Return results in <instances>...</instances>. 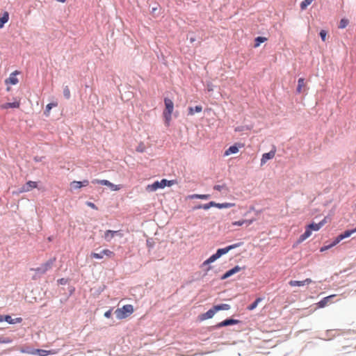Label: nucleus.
Wrapping results in <instances>:
<instances>
[{
	"instance_id": "obj_1",
	"label": "nucleus",
	"mask_w": 356,
	"mask_h": 356,
	"mask_svg": "<svg viewBox=\"0 0 356 356\" xmlns=\"http://www.w3.org/2000/svg\"><path fill=\"white\" fill-rule=\"evenodd\" d=\"M165 109L163 112V117L164 119V123L166 126L170 124L171 120L172 113L174 109V103L168 97L164 98Z\"/></svg>"
},
{
	"instance_id": "obj_2",
	"label": "nucleus",
	"mask_w": 356,
	"mask_h": 356,
	"mask_svg": "<svg viewBox=\"0 0 356 356\" xmlns=\"http://www.w3.org/2000/svg\"><path fill=\"white\" fill-rule=\"evenodd\" d=\"M134 311V307L131 305H126L121 308H118L115 311V314L117 318L124 319L132 314Z\"/></svg>"
},
{
	"instance_id": "obj_3",
	"label": "nucleus",
	"mask_w": 356,
	"mask_h": 356,
	"mask_svg": "<svg viewBox=\"0 0 356 356\" xmlns=\"http://www.w3.org/2000/svg\"><path fill=\"white\" fill-rule=\"evenodd\" d=\"M240 323H241V321L239 320L234 319L233 318H227L223 320L222 321L217 323L216 325L212 326L211 327V330H214L219 329L222 327H227V326H230V325H236Z\"/></svg>"
},
{
	"instance_id": "obj_4",
	"label": "nucleus",
	"mask_w": 356,
	"mask_h": 356,
	"mask_svg": "<svg viewBox=\"0 0 356 356\" xmlns=\"http://www.w3.org/2000/svg\"><path fill=\"white\" fill-rule=\"evenodd\" d=\"M22 352L31 355H38L39 356H47L49 355H54L56 353L54 350H47L43 349H33L31 350H22Z\"/></svg>"
},
{
	"instance_id": "obj_5",
	"label": "nucleus",
	"mask_w": 356,
	"mask_h": 356,
	"mask_svg": "<svg viewBox=\"0 0 356 356\" xmlns=\"http://www.w3.org/2000/svg\"><path fill=\"white\" fill-rule=\"evenodd\" d=\"M104 256H106L108 258H112L115 256V253L108 249H104L102 250L99 253L92 252L90 254V257L92 259H102L104 258Z\"/></svg>"
},
{
	"instance_id": "obj_6",
	"label": "nucleus",
	"mask_w": 356,
	"mask_h": 356,
	"mask_svg": "<svg viewBox=\"0 0 356 356\" xmlns=\"http://www.w3.org/2000/svg\"><path fill=\"white\" fill-rule=\"evenodd\" d=\"M242 245H243V243L242 242H239V243H237L229 245H228V246H227L225 248H218L216 250V253L218 256V257L220 258L222 255L227 254L230 250H232L233 249H235L236 248H238V247L241 246Z\"/></svg>"
},
{
	"instance_id": "obj_7",
	"label": "nucleus",
	"mask_w": 356,
	"mask_h": 356,
	"mask_svg": "<svg viewBox=\"0 0 356 356\" xmlns=\"http://www.w3.org/2000/svg\"><path fill=\"white\" fill-rule=\"evenodd\" d=\"M275 152L276 147L273 145L270 152L263 154L261 159V165H264L268 161L272 159L275 156Z\"/></svg>"
},
{
	"instance_id": "obj_8",
	"label": "nucleus",
	"mask_w": 356,
	"mask_h": 356,
	"mask_svg": "<svg viewBox=\"0 0 356 356\" xmlns=\"http://www.w3.org/2000/svg\"><path fill=\"white\" fill-rule=\"evenodd\" d=\"M243 268H245V267L241 268L239 266H235L232 268H231V269L228 270L227 271H226L221 276L220 280H225L229 278V277L234 275V274L237 273L238 272H239Z\"/></svg>"
},
{
	"instance_id": "obj_9",
	"label": "nucleus",
	"mask_w": 356,
	"mask_h": 356,
	"mask_svg": "<svg viewBox=\"0 0 356 356\" xmlns=\"http://www.w3.org/2000/svg\"><path fill=\"white\" fill-rule=\"evenodd\" d=\"M38 186V184L35 181H29L26 184L19 189V193L29 192L33 188H35Z\"/></svg>"
},
{
	"instance_id": "obj_10",
	"label": "nucleus",
	"mask_w": 356,
	"mask_h": 356,
	"mask_svg": "<svg viewBox=\"0 0 356 356\" xmlns=\"http://www.w3.org/2000/svg\"><path fill=\"white\" fill-rule=\"evenodd\" d=\"M216 310L215 307L213 306L211 309H209L207 312L203 313L199 316V318L201 321H204L207 319L211 318L216 313Z\"/></svg>"
},
{
	"instance_id": "obj_11",
	"label": "nucleus",
	"mask_w": 356,
	"mask_h": 356,
	"mask_svg": "<svg viewBox=\"0 0 356 356\" xmlns=\"http://www.w3.org/2000/svg\"><path fill=\"white\" fill-rule=\"evenodd\" d=\"M19 74V72L16 70L15 72H13V73H11L10 74V76L6 79L5 80V83L6 84H11V85H16L18 82H19V80L16 77V76L17 74Z\"/></svg>"
},
{
	"instance_id": "obj_12",
	"label": "nucleus",
	"mask_w": 356,
	"mask_h": 356,
	"mask_svg": "<svg viewBox=\"0 0 356 356\" xmlns=\"http://www.w3.org/2000/svg\"><path fill=\"white\" fill-rule=\"evenodd\" d=\"M175 183V180H168L163 179L160 181H157V189L164 188L166 186H171Z\"/></svg>"
},
{
	"instance_id": "obj_13",
	"label": "nucleus",
	"mask_w": 356,
	"mask_h": 356,
	"mask_svg": "<svg viewBox=\"0 0 356 356\" xmlns=\"http://www.w3.org/2000/svg\"><path fill=\"white\" fill-rule=\"evenodd\" d=\"M115 235L122 236V234H120L119 231L107 230L104 233V239L106 241H110Z\"/></svg>"
},
{
	"instance_id": "obj_14",
	"label": "nucleus",
	"mask_w": 356,
	"mask_h": 356,
	"mask_svg": "<svg viewBox=\"0 0 356 356\" xmlns=\"http://www.w3.org/2000/svg\"><path fill=\"white\" fill-rule=\"evenodd\" d=\"M335 296H336V295L334 294V295H330V296L323 298L317 303L318 307H319V308L325 307L327 305V303L330 302V299H332V298H334Z\"/></svg>"
},
{
	"instance_id": "obj_15",
	"label": "nucleus",
	"mask_w": 356,
	"mask_h": 356,
	"mask_svg": "<svg viewBox=\"0 0 356 356\" xmlns=\"http://www.w3.org/2000/svg\"><path fill=\"white\" fill-rule=\"evenodd\" d=\"M312 234V232L306 227L305 232L300 236L298 239L296 241L297 244L301 243L307 238H309Z\"/></svg>"
},
{
	"instance_id": "obj_16",
	"label": "nucleus",
	"mask_w": 356,
	"mask_h": 356,
	"mask_svg": "<svg viewBox=\"0 0 356 356\" xmlns=\"http://www.w3.org/2000/svg\"><path fill=\"white\" fill-rule=\"evenodd\" d=\"M213 207H216L218 209H227V208H231L234 206H235L234 203L231 202H225V203H217L214 201H213Z\"/></svg>"
},
{
	"instance_id": "obj_17",
	"label": "nucleus",
	"mask_w": 356,
	"mask_h": 356,
	"mask_svg": "<svg viewBox=\"0 0 356 356\" xmlns=\"http://www.w3.org/2000/svg\"><path fill=\"white\" fill-rule=\"evenodd\" d=\"M213 205H214L213 204V201H211L207 204H198L197 205L195 206L193 209V210H197V209H204V210H208L211 207H213Z\"/></svg>"
},
{
	"instance_id": "obj_18",
	"label": "nucleus",
	"mask_w": 356,
	"mask_h": 356,
	"mask_svg": "<svg viewBox=\"0 0 356 356\" xmlns=\"http://www.w3.org/2000/svg\"><path fill=\"white\" fill-rule=\"evenodd\" d=\"M238 152V147L236 144H234L231 145L227 149L225 152V156H229L230 154H236Z\"/></svg>"
},
{
	"instance_id": "obj_19",
	"label": "nucleus",
	"mask_w": 356,
	"mask_h": 356,
	"mask_svg": "<svg viewBox=\"0 0 356 356\" xmlns=\"http://www.w3.org/2000/svg\"><path fill=\"white\" fill-rule=\"evenodd\" d=\"M20 106L19 102H14L12 103H6L0 106L1 109H8L9 108H19Z\"/></svg>"
},
{
	"instance_id": "obj_20",
	"label": "nucleus",
	"mask_w": 356,
	"mask_h": 356,
	"mask_svg": "<svg viewBox=\"0 0 356 356\" xmlns=\"http://www.w3.org/2000/svg\"><path fill=\"white\" fill-rule=\"evenodd\" d=\"M190 199L209 200L211 197L209 194H193L188 196Z\"/></svg>"
},
{
	"instance_id": "obj_21",
	"label": "nucleus",
	"mask_w": 356,
	"mask_h": 356,
	"mask_svg": "<svg viewBox=\"0 0 356 356\" xmlns=\"http://www.w3.org/2000/svg\"><path fill=\"white\" fill-rule=\"evenodd\" d=\"M3 321H6V322H8L10 324H14L16 323H21L22 319V318H17L15 319H13L10 316L6 315V316H3Z\"/></svg>"
},
{
	"instance_id": "obj_22",
	"label": "nucleus",
	"mask_w": 356,
	"mask_h": 356,
	"mask_svg": "<svg viewBox=\"0 0 356 356\" xmlns=\"http://www.w3.org/2000/svg\"><path fill=\"white\" fill-rule=\"evenodd\" d=\"M213 307L217 312L221 310H229L231 308V306L228 304L214 305Z\"/></svg>"
},
{
	"instance_id": "obj_23",
	"label": "nucleus",
	"mask_w": 356,
	"mask_h": 356,
	"mask_svg": "<svg viewBox=\"0 0 356 356\" xmlns=\"http://www.w3.org/2000/svg\"><path fill=\"white\" fill-rule=\"evenodd\" d=\"M267 40V38L266 37L263 36H257L254 39V47H258L260 46V44Z\"/></svg>"
},
{
	"instance_id": "obj_24",
	"label": "nucleus",
	"mask_w": 356,
	"mask_h": 356,
	"mask_svg": "<svg viewBox=\"0 0 356 356\" xmlns=\"http://www.w3.org/2000/svg\"><path fill=\"white\" fill-rule=\"evenodd\" d=\"M202 110V107L200 105H197L195 107L188 108V113L190 115H194L195 113H200Z\"/></svg>"
},
{
	"instance_id": "obj_25",
	"label": "nucleus",
	"mask_w": 356,
	"mask_h": 356,
	"mask_svg": "<svg viewBox=\"0 0 356 356\" xmlns=\"http://www.w3.org/2000/svg\"><path fill=\"white\" fill-rule=\"evenodd\" d=\"M307 227L312 232V231H318L321 229V225L312 222V223L309 224Z\"/></svg>"
},
{
	"instance_id": "obj_26",
	"label": "nucleus",
	"mask_w": 356,
	"mask_h": 356,
	"mask_svg": "<svg viewBox=\"0 0 356 356\" xmlns=\"http://www.w3.org/2000/svg\"><path fill=\"white\" fill-rule=\"evenodd\" d=\"M262 300V298H256V300L252 302L250 305H248V307H247V309L250 311H252V310H254L258 305V304Z\"/></svg>"
},
{
	"instance_id": "obj_27",
	"label": "nucleus",
	"mask_w": 356,
	"mask_h": 356,
	"mask_svg": "<svg viewBox=\"0 0 356 356\" xmlns=\"http://www.w3.org/2000/svg\"><path fill=\"white\" fill-rule=\"evenodd\" d=\"M54 261V260L50 259L48 261H47L46 263L41 265V266L42 267V268L45 273L51 268Z\"/></svg>"
},
{
	"instance_id": "obj_28",
	"label": "nucleus",
	"mask_w": 356,
	"mask_h": 356,
	"mask_svg": "<svg viewBox=\"0 0 356 356\" xmlns=\"http://www.w3.org/2000/svg\"><path fill=\"white\" fill-rule=\"evenodd\" d=\"M9 15L7 12L4 13L3 16L0 18V29H1L4 24L8 21Z\"/></svg>"
},
{
	"instance_id": "obj_29",
	"label": "nucleus",
	"mask_w": 356,
	"mask_h": 356,
	"mask_svg": "<svg viewBox=\"0 0 356 356\" xmlns=\"http://www.w3.org/2000/svg\"><path fill=\"white\" fill-rule=\"evenodd\" d=\"M305 86V79L303 78H299L298 81V86L296 88V91L298 93L302 92V88Z\"/></svg>"
},
{
	"instance_id": "obj_30",
	"label": "nucleus",
	"mask_w": 356,
	"mask_h": 356,
	"mask_svg": "<svg viewBox=\"0 0 356 356\" xmlns=\"http://www.w3.org/2000/svg\"><path fill=\"white\" fill-rule=\"evenodd\" d=\"M289 284L291 286H305L304 281L291 280Z\"/></svg>"
},
{
	"instance_id": "obj_31",
	"label": "nucleus",
	"mask_w": 356,
	"mask_h": 356,
	"mask_svg": "<svg viewBox=\"0 0 356 356\" xmlns=\"http://www.w3.org/2000/svg\"><path fill=\"white\" fill-rule=\"evenodd\" d=\"M57 103H49L46 106V109L44 111V114L48 116L49 115L50 111L53 107L57 106Z\"/></svg>"
},
{
	"instance_id": "obj_32",
	"label": "nucleus",
	"mask_w": 356,
	"mask_h": 356,
	"mask_svg": "<svg viewBox=\"0 0 356 356\" xmlns=\"http://www.w3.org/2000/svg\"><path fill=\"white\" fill-rule=\"evenodd\" d=\"M348 23L349 20L348 19L342 18L339 22L338 27L339 29H345L348 26Z\"/></svg>"
},
{
	"instance_id": "obj_33",
	"label": "nucleus",
	"mask_w": 356,
	"mask_h": 356,
	"mask_svg": "<svg viewBox=\"0 0 356 356\" xmlns=\"http://www.w3.org/2000/svg\"><path fill=\"white\" fill-rule=\"evenodd\" d=\"M356 232V227L352 229H347L343 232L345 238L350 237L353 234Z\"/></svg>"
},
{
	"instance_id": "obj_34",
	"label": "nucleus",
	"mask_w": 356,
	"mask_h": 356,
	"mask_svg": "<svg viewBox=\"0 0 356 356\" xmlns=\"http://www.w3.org/2000/svg\"><path fill=\"white\" fill-rule=\"evenodd\" d=\"M313 0H304L300 3V8L301 10H305L309 5L312 3Z\"/></svg>"
},
{
	"instance_id": "obj_35",
	"label": "nucleus",
	"mask_w": 356,
	"mask_h": 356,
	"mask_svg": "<svg viewBox=\"0 0 356 356\" xmlns=\"http://www.w3.org/2000/svg\"><path fill=\"white\" fill-rule=\"evenodd\" d=\"M70 187L72 189H78L81 188L82 186L81 181H73L70 183Z\"/></svg>"
},
{
	"instance_id": "obj_36",
	"label": "nucleus",
	"mask_w": 356,
	"mask_h": 356,
	"mask_svg": "<svg viewBox=\"0 0 356 356\" xmlns=\"http://www.w3.org/2000/svg\"><path fill=\"white\" fill-rule=\"evenodd\" d=\"M213 189L216 190V191H221L222 190H225L226 192L228 191V188L227 187V186L225 184H222V185H215L213 186Z\"/></svg>"
},
{
	"instance_id": "obj_37",
	"label": "nucleus",
	"mask_w": 356,
	"mask_h": 356,
	"mask_svg": "<svg viewBox=\"0 0 356 356\" xmlns=\"http://www.w3.org/2000/svg\"><path fill=\"white\" fill-rule=\"evenodd\" d=\"M211 264L210 261H209V259H206L202 264V266H208L206 268V274L208 273V272L213 268V266H209V264Z\"/></svg>"
},
{
	"instance_id": "obj_38",
	"label": "nucleus",
	"mask_w": 356,
	"mask_h": 356,
	"mask_svg": "<svg viewBox=\"0 0 356 356\" xmlns=\"http://www.w3.org/2000/svg\"><path fill=\"white\" fill-rule=\"evenodd\" d=\"M319 35L321 40L325 42L326 40L327 31L325 30H321Z\"/></svg>"
},
{
	"instance_id": "obj_39",
	"label": "nucleus",
	"mask_w": 356,
	"mask_h": 356,
	"mask_svg": "<svg viewBox=\"0 0 356 356\" xmlns=\"http://www.w3.org/2000/svg\"><path fill=\"white\" fill-rule=\"evenodd\" d=\"M332 338V330H327L325 333V337L323 338L325 340H330Z\"/></svg>"
},
{
	"instance_id": "obj_40",
	"label": "nucleus",
	"mask_w": 356,
	"mask_h": 356,
	"mask_svg": "<svg viewBox=\"0 0 356 356\" xmlns=\"http://www.w3.org/2000/svg\"><path fill=\"white\" fill-rule=\"evenodd\" d=\"M218 259H219L218 256L216 254V253L215 252L214 254H213L212 255H211L208 259H209V261H210L211 263H213L215 261H216Z\"/></svg>"
},
{
	"instance_id": "obj_41",
	"label": "nucleus",
	"mask_w": 356,
	"mask_h": 356,
	"mask_svg": "<svg viewBox=\"0 0 356 356\" xmlns=\"http://www.w3.org/2000/svg\"><path fill=\"white\" fill-rule=\"evenodd\" d=\"M112 191H116L121 189L122 186L121 185H115L113 183L111 184V186L109 187Z\"/></svg>"
},
{
	"instance_id": "obj_42",
	"label": "nucleus",
	"mask_w": 356,
	"mask_h": 356,
	"mask_svg": "<svg viewBox=\"0 0 356 356\" xmlns=\"http://www.w3.org/2000/svg\"><path fill=\"white\" fill-rule=\"evenodd\" d=\"M63 95L65 97V98L69 99L70 97V89L67 86H66L63 90Z\"/></svg>"
},
{
	"instance_id": "obj_43",
	"label": "nucleus",
	"mask_w": 356,
	"mask_h": 356,
	"mask_svg": "<svg viewBox=\"0 0 356 356\" xmlns=\"http://www.w3.org/2000/svg\"><path fill=\"white\" fill-rule=\"evenodd\" d=\"M146 190L147 191H156V182L153 183L152 184L148 185L146 188Z\"/></svg>"
},
{
	"instance_id": "obj_44",
	"label": "nucleus",
	"mask_w": 356,
	"mask_h": 356,
	"mask_svg": "<svg viewBox=\"0 0 356 356\" xmlns=\"http://www.w3.org/2000/svg\"><path fill=\"white\" fill-rule=\"evenodd\" d=\"M12 340L10 338L0 337V343H10Z\"/></svg>"
},
{
	"instance_id": "obj_45",
	"label": "nucleus",
	"mask_w": 356,
	"mask_h": 356,
	"mask_svg": "<svg viewBox=\"0 0 356 356\" xmlns=\"http://www.w3.org/2000/svg\"><path fill=\"white\" fill-rule=\"evenodd\" d=\"M245 223V221H244V220H238V221L232 222V225H234V226H242Z\"/></svg>"
},
{
	"instance_id": "obj_46",
	"label": "nucleus",
	"mask_w": 356,
	"mask_h": 356,
	"mask_svg": "<svg viewBox=\"0 0 356 356\" xmlns=\"http://www.w3.org/2000/svg\"><path fill=\"white\" fill-rule=\"evenodd\" d=\"M33 270L35 271L36 275L37 274L41 275V274H44L45 273V272L44 271V270H43L42 266H40V267H38L37 268H35V269H33Z\"/></svg>"
},
{
	"instance_id": "obj_47",
	"label": "nucleus",
	"mask_w": 356,
	"mask_h": 356,
	"mask_svg": "<svg viewBox=\"0 0 356 356\" xmlns=\"http://www.w3.org/2000/svg\"><path fill=\"white\" fill-rule=\"evenodd\" d=\"M332 248H333V247L332 246L331 244L324 245V246L321 248L320 252H325V251H326V250H329V249H330Z\"/></svg>"
},
{
	"instance_id": "obj_48",
	"label": "nucleus",
	"mask_w": 356,
	"mask_h": 356,
	"mask_svg": "<svg viewBox=\"0 0 356 356\" xmlns=\"http://www.w3.org/2000/svg\"><path fill=\"white\" fill-rule=\"evenodd\" d=\"M111 182H110L108 180L106 179H102L101 181H99V184L106 186L108 187H110Z\"/></svg>"
},
{
	"instance_id": "obj_49",
	"label": "nucleus",
	"mask_w": 356,
	"mask_h": 356,
	"mask_svg": "<svg viewBox=\"0 0 356 356\" xmlns=\"http://www.w3.org/2000/svg\"><path fill=\"white\" fill-rule=\"evenodd\" d=\"M111 182H110L108 180L106 179H102L101 181H99V184L106 186L108 187H110Z\"/></svg>"
},
{
	"instance_id": "obj_50",
	"label": "nucleus",
	"mask_w": 356,
	"mask_h": 356,
	"mask_svg": "<svg viewBox=\"0 0 356 356\" xmlns=\"http://www.w3.org/2000/svg\"><path fill=\"white\" fill-rule=\"evenodd\" d=\"M255 220V219L254 218H252V219H250V220H244V221H245V223L247 226H249L251 224H252V222Z\"/></svg>"
},
{
	"instance_id": "obj_51",
	"label": "nucleus",
	"mask_w": 356,
	"mask_h": 356,
	"mask_svg": "<svg viewBox=\"0 0 356 356\" xmlns=\"http://www.w3.org/2000/svg\"><path fill=\"white\" fill-rule=\"evenodd\" d=\"M340 242V241L339 240V238H337V236L334 238V240L332 241V243H331L330 244L332 245V247L335 246L336 245H337Z\"/></svg>"
},
{
	"instance_id": "obj_52",
	"label": "nucleus",
	"mask_w": 356,
	"mask_h": 356,
	"mask_svg": "<svg viewBox=\"0 0 356 356\" xmlns=\"http://www.w3.org/2000/svg\"><path fill=\"white\" fill-rule=\"evenodd\" d=\"M81 186H87L89 184V181L87 179L83 180V181H81Z\"/></svg>"
},
{
	"instance_id": "obj_53",
	"label": "nucleus",
	"mask_w": 356,
	"mask_h": 356,
	"mask_svg": "<svg viewBox=\"0 0 356 356\" xmlns=\"http://www.w3.org/2000/svg\"><path fill=\"white\" fill-rule=\"evenodd\" d=\"M104 316L106 318H109L111 316V310L110 309V310H108L107 312H106L104 313Z\"/></svg>"
},
{
	"instance_id": "obj_54",
	"label": "nucleus",
	"mask_w": 356,
	"mask_h": 356,
	"mask_svg": "<svg viewBox=\"0 0 356 356\" xmlns=\"http://www.w3.org/2000/svg\"><path fill=\"white\" fill-rule=\"evenodd\" d=\"M87 205L89 206L90 207H91L93 209H97L96 205L94 203H92V202H87Z\"/></svg>"
},
{
	"instance_id": "obj_55",
	"label": "nucleus",
	"mask_w": 356,
	"mask_h": 356,
	"mask_svg": "<svg viewBox=\"0 0 356 356\" xmlns=\"http://www.w3.org/2000/svg\"><path fill=\"white\" fill-rule=\"evenodd\" d=\"M305 285H308L312 282V280L310 278H307L306 280H303Z\"/></svg>"
},
{
	"instance_id": "obj_56",
	"label": "nucleus",
	"mask_w": 356,
	"mask_h": 356,
	"mask_svg": "<svg viewBox=\"0 0 356 356\" xmlns=\"http://www.w3.org/2000/svg\"><path fill=\"white\" fill-rule=\"evenodd\" d=\"M326 218H324L321 222H318L321 225V228L326 223Z\"/></svg>"
},
{
	"instance_id": "obj_57",
	"label": "nucleus",
	"mask_w": 356,
	"mask_h": 356,
	"mask_svg": "<svg viewBox=\"0 0 356 356\" xmlns=\"http://www.w3.org/2000/svg\"><path fill=\"white\" fill-rule=\"evenodd\" d=\"M337 238H339V240L340 241H341L342 240L345 239V238H344V236H343V233H341V234H339V235L337 236Z\"/></svg>"
},
{
	"instance_id": "obj_58",
	"label": "nucleus",
	"mask_w": 356,
	"mask_h": 356,
	"mask_svg": "<svg viewBox=\"0 0 356 356\" xmlns=\"http://www.w3.org/2000/svg\"><path fill=\"white\" fill-rule=\"evenodd\" d=\"M99 181H101V180H99V179H94L92 182L93 184H99Z\"/></svg>"
},
{
	"instance_id": "obj_59",
	"label": "nucleus",
	"mask_w": 356,
	"mask_h": 356,
	"mask_svg": "<svg viewBox=\"0 0 356 356\" xmlns=\"http://www.w3.org/2000/svg\"><path fill=\"white\" fill-rule=\"evenodd\" d=\"M3 321V316L0 315V322Z\"/></svg>"
},
{
	"instance_id": "obj_60",
	"label": "nucleus",
	"mask_w": 356,
	"mask_h": 356,
	"mask_svg": "<svg viewBox=\"0 0 356 356\" xmlns=\"http://www.w3.org/2000/svg\"><path fill=\"white\" fill-rule=\"evenodd\" d=\"M190 41H191V43L195 41V38H190Z\"/></svg>"
},
{
	"instance_id": "obj_61",
	"label": "nucleus",
	"mask_w": 356,
	"mask_h": 356,
	"mask_svg": "<svg viewBox=\"0 0 356 356\" xmlns=\"http://www.w3.org/2000/svg\"><path fill=\"white\" fill-rule=\"evenodd\" d=\"M59 282H60L61 284H63V279L60 280H59Z\"/></svg>"
}]
</instances>
